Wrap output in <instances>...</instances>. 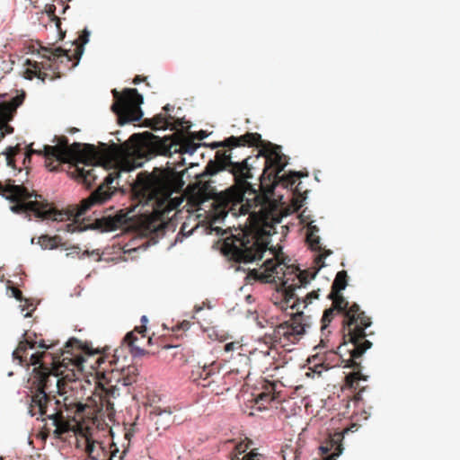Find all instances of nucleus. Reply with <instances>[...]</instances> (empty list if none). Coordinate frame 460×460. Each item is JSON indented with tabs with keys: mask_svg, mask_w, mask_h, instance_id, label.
Here are the masks:
<instances>
[{
	"mask_svg": "<svg viewBox=\"0 0 460 460\" xmlns=\"http://www.w3.org/2000/svg\"><path fill=\"white\" fill-rule=\"evenodd\" d=\"M137 340V337L134 334L133 332H128L124 338V341L128 344L129 348L132 345H135V341Z\"/></svg>",
	"mask_w": 460,
	"mask_h": 460,
	"instance_id": "obj_29",
	"label": "nucleus"
},
{
	"mask_svg": "<svg viewBox=\"0 0 460 460\" xmlns=\"http://www.w3.org/2000/svg\"><path fill=\"white\" fill-rule=\"evenodd\" d=\"M248 414H249L250 416H253V415L255 414V412H254L253 411H249V412H248Z\"/></svg>",
	"mask_w": 460,
	"mask_h": 460,
	"instance_id": "obj_50",
	"label": "nucleus"
},
{
	"mask_svg": "<svg viewBox=\"0 0 460 460\" xmlns=\"http://www.w3.org/2000/svg\"><path fill=\"white\" fill-rule=\"evenodd\" d=\"M138 376L137 367L135 366H129L126 369H123L122 376L119 379L123 386H130L137 383Z\"/></svg>",
	"mask_w": 460,
	"mask_h": 460,
	"instance_id": "obj_20",
	"label": "nucleus"
},
{
	"mask_svg": "<svg viewBox=\"0 0 460 460\" xmlns=\"http://www.w3.org/2000/svg\"><path fill=\"white\" fill-rule=\"evenodd\" d=\"M30 316H31V313H26V314H24V317H30Z\"/></svg>",
	"mask_w": 460,
	"mask_h": 460,
	"instance_id": "obj_52",
	"label": "nucleus"
},
{
	"mask_svg": "<svg viewBox=\"0 0 460 460\" xmlns=\"http://www.w3.org/2000/svg\"><path fill=\"white\" fill-rule=\"evenodd\" d=\"M31 244L35 243V238H34V237H32V238H31Z\"/></svg>",
	"mask_w": 460,
	"mask_h": 460,
	"instance_id": "obj_51",
	"label": "nucleus"
},
{
	"mask_svg": "<svg viewBox=\"0 0 460 460\" xmlns=\"http://www.w3.org/2000/svg\"><path fill=\"white\" fill-rule=\"evenodd\" d=\"M318 292H319V289L318 290H313V291L309 292L302 299V303L304 304V308L306 307L309 304H311L314 299H317L318 298V296H319Z\"/></svg>",
	"mask_w": 460,
	"mask_h": 460,
	"instance_id": "obj_27",
	"label": "nucleus"
},
{
	"mask_svg": "<svg viewBox=\"0 0 460 460\" xmlns=\"http://www.w3.org/2000/svg\"><path fill=\"white\" fill-rule=\"evenodd\" d=\"M5 96H6V94H0V102H11V103H13V102H15L17 97H21L20 95H16L15 97H13V98H12V99L7 101V100H5Z\"/></svg>",
	"mask_w": 460,
	"mask_h": 460,
	"instance_id": "obj_39",
	"label": "nucleus"
},
{
	"mask_svg": "<svg viewBox=\"0 0 460 460\" xmlns=\"http://www.w3.org/2000/svg\"><path fill=\"white\" fill-rule=\"evenodd\" d=\"M140 80L141 79H140V77L138 75L136 76L135 79H134V84H138L140 82Z\"/></svg>",
	"mask_w": 460,
	"mask_h": 460,
	"instance_id": "obj_47",
	"label": "nucleus"
},
{
	"mask_svg": "<svg viewBox=\"0 0 460 460\" xmlns=\"http://www.w3.org/2000/svg\"><path fill=\"white\" fill-rule=\"evenodd\" d=\"M77 63H78V61H77V62H75V63H74V64L72 65V66H75L77 65Z\"/></svg>",
	"mask_w": 460,
	"mask_h": 460,
	"instance_id": "obj_57",
	"label": "nucleus"
},
{
	"mask_svg": "<svg viewBox=\"0 0 460 460\" xmlns=\"http://www.w3.org/2000/svg\"><path fill=\"white\" fill-rule=\"evenodd\" d=\"M226 448L230 451L231 460H259V453L256 448L252 449L249 453L240 457L248 448V443L243 441L235 442L230 440L226 444Z\"/></svg>",
	"mask_w": 460,
	"mask_h": 460,
	"instance_id": "obj_13",
	"label": "nucleus"
},
{
	"mask_svg": "<svg viewBox=\"0 0 460 460\" xmlns=\"http://www.w3.org/2000/svg\"><path fill=\"white\" fill-rule=\"evenodd\" d=\"M177 145L171 143L169 138L153 137L152 140L137 147L135 151L137 158L126 160L108 172L102 184L87 198L82 200L81 204L73 210H58L53 208L47 200L41 199V195L31 191L23 185L14 184L8 181L4 186L0 182V195L13 203L10 207L12 212L23 215L31 220V214L40 220L50 221L57 232L81 233L90 228L79 221V218L93 206L106 203L115 193V188L111 186L121 172H129L143 166L144 162L140 159L150 160L156 155H171L177 153Z\"/></svg>",
	"mask_w": 460,
	"mask_h": 460,
	"instance_id": "obj_2",
	"label": "nucleus"
},
{
	"mask_svg": "<svg viewBox=\"0 0 460 460\" xmlns=\"http://www.w3.org/2000/svg\"><path fill=\"white\" fill-rule=\"evenodd\" d=\"M278 369H279V367H278V366H276V367H274V370H278Z\"/></svg>",
	"mask_w": 460,
	"mask_h": 460,
	"instance_id": "obj_59",
	"label": "nucleus"
},
{
	"mask_svg": "<svg viewBox=\"0 0 460 460\" xmlns=\"http://www.w3.org/2000/svg\"><path fill=\"white\" fill-rule=\"evenodd\" d=\"M215 160H210L200 174L201 177L216 175L217 172L228 170L235 180L241 191V202L232 203L230 199H217L213 214L215 222H221L229 214L248 217L244 219L236 233L232 234L231 243H226L229 253L235 261L250 263L259 259V212L255 208L259 206V177L257 172V159L259 153L254 156H248L241 162H233L231 154L217 151Z\"/></svg>",
	"mask_w": 460,
	"mask_h": 460,
	"instance_id": "obj_3",
	"label": "nucleus"
},
{
	"mask_svg": "<svg viewBox=\"0 0 460 460\" xmlns=\"http://www.w3.org/2000/svg\"><path fill=\"white\" fill-rule=\"evenodd\" d=\"M2 155L4 156V160L6 162L7 166L12 168L13 170H17L18 167L16 165V158L19 156V158L22 159V164H25L27 159L30 160L29 154H24L22 152V149L19 146H9L6 147V149L2 153Z\"/></svg>",
	"mask_w": 460,
	"mask_h": 460,
	"instance_id": "obj_15",
	"label": "nucleus"
},
{
	"mask_svg": "<svg viewBox=\"0 0 460 460\" xmlns=\"http://www.w3.org/2000/svg\"><path fill=\"white\" fill-rule=\"evenodd\" d=\"M174 109V106H172L170 104H166L164 107V110L166 111V112H169V111H173Z\"/></svg>",
	"mask_w": 460,
	"mask_h": 460,
	"instance_id": "obj_44",
	"label": "nucleus"
},
{
	"mask_svg": "<svg viewBox=\"0 0 460 460\" xmlns=\"http://www.w3.org/2000/svg\"><path fill=\"white\" fill-rule=\"evenodd\" d=\"M350 343L349 337L343 336V343L339 347V355L344 363V367L353 368L355 371L347 375L345 377V385L347 388L357 391L358 393L354 395V399L358 401L361 400V393L365 390V386L360 385V381H367V376L361 373V357L367 349H364L362 352L356 355L351 350V346L346 347L347 343Z\"/></svg>",
	"mask_w": 460,
	"mask_h": 460,
	"instance_id": "obj_8",
	"label": "nucleus"
},
{
	"mask_svg": "<svg viewBox=\"0 0 460 460\" xmlns=\"http://www.w3.org/2000/svg\"><path fill=\"white\" fill-rule=\"evenodd\" d=\"M55 10H56L55 5H50L49 7V10L47 11V13H49V15H54Z\"/></svg>",
	"mask_w": 460,
	"mask_h": 460,
	"instance_id": "obj_42",
	"label": "nucleus"
},
{
	"mask_svg": "<svg viewBox=\"0 0 460 460\" xmlns=\"http://www.w3.org/2000/svg\"><path fill=\"white\" fill-rule=\"evenodd\" d=\"M199 146L196 144H190L186 149L184 150V153H187L189 155H193L196 150L198 149Z\"/></svg>",
	"mask_w": 460,
	"mask_h": 460,
	"instance_id": "obj_34",
	"label": "nucleus"
},
{
	"mask_svg": "<svg viewBox=\"0 0 460 460\" xmlns=\"http://www.w3.org/2000/svg\"><path fill=\"white\" fill-rule=\"evenodd\" d=\"M290 451H291L294 455H296V452H293V450H292V449H290ZM296 456H294V459H296Z\"/></svg>",
	"mask_w": 460,
	"mask_h": 460,
	"instance_id": "obj_55",
	"label": "nucleus"
},
{
	"mask_svg": "<svg viewBox=\"0 0 460 460\" xmlns=\"http://www.w3.org/2000/svg\"><path fill=\"white\" fill-rule=\"evenodd\" d=\"M254 404L256 405L259 402V396L253 398Z\"/></svg>",
	"mask_w": 460,
	"mask_h": 460,
	"instance_id": "obj_48",
	"label": "nucleus"
},
{
	"mask_svg": "<svg viewBox=\"0 0 460 460\" xmlns=\"http://www.w3.org/2000/svg\"><path fill=\"white\" fill-rule=\"evenodd\" d=\"M0 460H4V457H3V456H0Z\"/></svg>",
	"mask_w": 460,
	"mask_h": 460,
	"instance_id": "obj_60",
	"label": "nucleus"
},
{
	"mask_svg": "<svg viewBox=\"0 0 460 460\" xmlns=\"http://www.w3.org/2000/svg\"><path fill=\"white\" fill-rule=\"evenodd\" d=\"M247 279H252L254 281L259 280V271L253 269L247 276Z\"/></svg>",
	"mask_w": 460,
	"mask_h": 460,
	"instance_id": "obj_36",
	"label": "nucleus"
},
{
	"mask_svg": "<svg viewBox=\"0 0 460 460\" xmlns=\"http://www.w3.org/2000/svg\"><path fill=\"white\" fill-rule=\"evenodd\" d=\"M268 355H269V351L267 350V351L265 352V357H267Z\"/></svg>",
	"mask_w": 460,
	"mask_h": 460,
	"instance_id": "obj_58",
	"label": "nucleus"
},
{
	"mask_svg": "<svg viewBox=\"0 0 460 460\" xmlns=\"http://www.w3.org/2000/svg\"><path fill=\"white\" fill-rule=\"evenodd\" d=\"M84 34H85V37H84V43H87L89 41V35H90V31L85 29L84 31Z\"/></svg>",
	"mask_w": 460,
	"mask_h": 460,
	"instance_id": "obj_43",
	"label": "nucleus"
},
{
	"mask_svg": "<svg viewBox=\"0 0 460 460\" xmlns=\"http://www.w3.org/2000/svg\"><path fill=\"white\" fill-rule=\"evenodd\" d=\"M244 300L248 305H251L255 302L256 298L252 295L248 294L245 296Z\"/></svg>",
	"mask_w": 460,
	"mask_h": 460,
	"instance_id": "obj_40",
	"label": "nucleus"
},
{
	"mask_svg": "<svg viewBox=\"0 0 460 460\" xmlns=\"http://www.w3.org/2000/svg\"><path fill=\"white\" fill-rule=\"evenodd\" d=\"M252 410L255 409L256 411L259 410V407L251 406Z\"/></svg>",
	"mask_w": 460,
	"mask_h": 460,
	"instance_id": "obj_54",
	"label": "nucleus"
},
{
	"mask_svg": "<svg viewBox=\"0 0 460 460\" xmlns=\"http://www.w3.org/2000/svg\"><path fill=\"white\" fill-rule=\"evenodd\" d=\"M75 131H77V128H72V129H71V133H74V132H75Z\"/></svg>",
	"mask_w": 460,
	"mask_h": 460,
	"instance_id": "obj_53",
	"label": "nucleus"
},
{
	"mask_svg": "<svg viewBox=\"0 0 460 460\" xmlns=\"http://www.w3.org/2000/svg\"><path fill=\"white\" fill-rule=\"evenodd\" d=\"M49 54L46 57L50 61L60 62V63L72 61L70 54L67 51L63 50L60 48H56L54 49L49 50Z\"/></svg>",
	"mask_w": 460,
	"mask_h": 460,
	"instance_id": "obj_22",
	"label": "nucleus"
},
{
	"mask_svg": "<svg viewBox=\"0 0 460 460\" xmlns=\"http://www.w3.org/2000/svg\"><path fill=\"white\" fill-rule=\"evenodd\" d=\"M52 142L53 146L44 145L42 149H31L29 153L43 155L46 167L51 172L58 171L60 164H70L74 168L70 172L71 176L88 188L97 179L96 168L108 171L113 167V162L109 161L93 145L78 142L69 145L64 136H55Z\"/></svg>",
	"mask_w": 460,
	"mask_h": 460,
	"instance_id": "obj_4",
	"label": "nucleus"
},
{
	"mask_svg": "<svg viewBox=\"0 0 460 460\" xmlns=\"http://www.w3.org/2000/svg\"><path fill=\"white\" fill-rule=\"evenodd\" d=\"M205 367L207 368V370L208 372H211V376L217 374L218 370H219L217 364L216 362H213L212 364H209V365H205Z\"/></svg>",
	"mask_w": 460,
	"mask_h": 460,
	"instance_id": "obj_32",
	"label": "nucleus"
},
{
	"mask_svg": "<svg viewBox=\"0 0 460 460\" xmlns=\"http://www.w3.org/2000/svg\"><path fill=\"white\" fill-rule=\"evenodd\" d=\"M261 411L268 409L265 403L274 404L277 409L279 401L276 394V383L268 379L261 380Z\"/></svg>",
	"mask_w": 460,
	"mask_h": 460,
	"instance_id": "obj_12",
	"label": "nucleus"
},
{
	"mask_svg": "<svg viewBox=\"0 0 460 460\" xmlns=\"http://www.w3.org/2000/svg\"><path fill=\"white\" fill-rule=\"evenodd\" d=\"M154 415L155 420L156 429H167L171 424L173 422V418L172 416V411L167 409H161L159 407L155 408L151 413Z\"/></svg>",
	"mask_w": 460,
	"mask_h": 460,
	"instance_id": "obj_16",
	"label": "nucleus"
},
{
	"mask_svg": "<svg viewBox=\"0 0 460 460\" xmlns=\"http://www.w3.org/2000/svg\"><path fill=\"white\" fill-rule=\"evenodd\" d=\"M37 345L41 349H52L55 346L53 344L47 345L43 340H41L38 344V342L33 340L27 332H25L22 334V340L19 342L17 349L12 353L13 360H17L20 365H23V362L26 361L23 354H25L29 349H35Z\"/></svg>",
	"mask_w": 460,
	"mask_h": 460,
	"instance_id": "obj_10",
	"label": "nucleus"
},
{
	"mask_svg": "<svg viewBox=\"0 0 460 460\" xmlns=\"http://www.w3.org/2000/svg\"><path fill=\"white\" fill-rule=\"evenodd\" d=\"M147 322V317L146 315H143L141 317V323H146Z\"/></svg>",
	"mask_w": 460,
	"mask_h": 460,
	"instance_id": "obj_46",
	"label": "nucleus"
},
{
	"mask_svg": "<svg viewBox=\"0 0 460 460\" xmlns=\"http://www.w3.org/2000/svg\"><path fill=\"white\" fill-rule=\"evenodd\" d=\"M112 93L115 102L111 105V111L117 115L119 124L123 125L141 119L143 111L140 105L143 103L144 98L137 89H126L123 94L114 89Z\"/></svg>",
	"mask_w": 460,
	"mask_h": 460,
	"instance_id": "obj_7",
	"label": "nucleus"
},
{
	"mask_svg": "<svg viewBox=\"0 0 460 460\" xmlns=\"http://www.w3.org/2000/svg\"><path fill=\"white\" fill-rule=\"evenodd\" d=\"M180 204H181V201H178V202L175 204L174 208H176V207H177V206H179Z\"/></svg>",
	"mask_w": 460,
	"mask_h": 460,
	"instance_id": "obj_56",
	"label": "nucleus"
},
{
	"mask_svg": "<svg viewBox=\"0 0 460 460\" xmlns=\"http://www.w3.org/2000/svg\"><path fill=\"white\" fill-rule=\"evenodd\" d=\"M62 238L58 235L55 236H49L47 234H43L39 237V240L37 242L38 244L41 247V249H56L58 244L61 243Z\"/></svg>",
	"mask_w": 460,
	"mask_h": 460,
	"instance_id": "obj_21",
	"label": "nucleus"
},
{
	"mask_svg": "<svg viewBox=\"0 0 460 460\" xmlns=\"http://www.w3.org/2000/svg\"><path fill=\"white\" fill-rule=\"evenodd\" d=\"M130 353L133 357H141L146 354V350L137 345H132L129 348Z\"/></svg>",
	"mask_w": 460,
	"mask_h": 460,
	"instance_id": "obj_28",
	"label": "nucleus"
},
{
	"mask_svg": "<svg viewBox=\"0 0 460 460\" xmlns=\"http://www.w3.org/2000/svg\"><path fill=\"white\" fill-rule=\"evenodd\" d=\"M85 452L92 460H112L116 456L118 449L112 454H109L102 443L93 440L91 437H85Z\"/></svg>",
	"mask_w": 460,
	"mask_h": 460,
	"instance_id": "obj_11",
	"label": "nucleus"
},
{
	"mask_svg": "<svg viewBox=\"0 0 460 460\" xmlns=\"http://www.w3.org/2000/svg\"><path fill=\"white\" fill-rule=\"evenodd\" d=\"M347 272L341 270L337 273L332 284V291L328 295V298L332 299L334 307L339 313L343 314V334L349 337L350 343H347L346 347L351 346V350L356 355L362 352L364 349H370L372 342L366 339V329L371 325V319L366 315L360 306L352 303L349 304L341 295V291L347 287Z\"/></svg>",
	"mask_w": 460,
	"mask_h": 460,
	"instance_id": "obj_5",
	"label": "nucleus"
},
{
	"mask_svg": "<svg viewBox=\"0 0 460 460\" xmlns=\"http://www.w3.org/2000/svg\"><path fill=\"white\" fill-rule=\"evenodd\" d=\"M348 431H349V429H344L341 432L333 433L332 435L330 436V439H329L330 447H328V446H326V447L322 446L320 447V449L323 451V454H326L331 449H334L335 451H338L339 448H343L341 442L343 440L344 434L347 433Z\"/></svg>",
	"mask_w": 460,
	"mask_h": 460,
	"instance_id": "obj_18",
	"label": "nucleus"
},
{
	"mask_svg": "<svg viewBox=\"0 0 460 460\" xmlns=\"http://www.w3.org/2000/svg\"><path fill=\"white\" fill-rule=\"evenodd\" d=\"M342 450H343V448H339L338 451L334 450V452L332 454L327 456L324 458V460H336V457L339 456L341 454Z\"/></svg>",
	"mask_w": 460,
	"mask_h": 460,
	"instance_id": "obj_35",
	"label": "nucleus"
},
{
	"mask_svg": "<svg viewBox=\"0 0 460 460\" xmlns=\"http://www.w3.org/2000/svg\"><path fill=\"white\" fill-rule=\"evenodd\" d=\"M211 377V372H208L205 366L202 367L200 371L199 372V377L197 379H199V385H202L204 387L208 386L210 382H206L208 379Z\"/></svg>",
	"mask_w": 460,
	"mask_h": 460,
	"instance_id": "obj_25",
	"label": "nucleus"
},
{
	"mask_svg": "<svg viewBox=\"0 0 460 460\" xmlns=\"http://www.w3.org/2000/svg\"><path fill=\"white\" fill-rule=\"evenodd\" d=\"M261 157L265 158V164L261 173V282L275 283L280 288L283 303L291 309L296 310L289 321L284 322L278 326H305L303 323L304 314L299 311L300 298L296 296V288L305 287L314 277L321 268L324 266L323 260L332 253L330 250H324L319 254L314 262L317 268L300 270L299 273H287L284 269L287 267L283 261L282 247L279 244L273 245L270 239V230L276 234L272 226H267L268 216L279 211L283 204V195L276 190L277 187L282 189L293 188L296 180L306 176L301 172H289L288 174L279 176V173L288 164V157L282 153V147L261 138Z\"/></svg>",
	"mask_w": 460,
	"mask_h": 460,
	"instance_id": "obj_1",
	"label": "nucleus"
},
{
	"mask_svg": "<svg viewBox=\"0 0 460 460\" xmlns=\"http://www.w3.org/2000/svg\"><path fill=\"white\" fill-rule=\"evenodd\" d=\"M72 252H69L66 254V257H74L75 254H79L80 248L78 246H73Z\"/></svg>",
	"mask_w": 460,
	"mask_h": 460,
	"instance_id": "obj_38",
	"label": "nucleus"
},
{
	"mask_svg": "<svg viewBox=\"0 0 460 460\" xmlns=\"http://www.w3.org/2000/svg\"><path fill=\"white\" fill-rule=\"evenodd\" d=\"M12 296L15 297L17 300L22 301V293L21 290H19L16 288H11Z\"/></svg>",
	"mask_w": 460,
	"mask_h": 460,
	"instance_id": "obj_33",
	"label": "nucleus"
},
{
	"mask_svg": "<svg viewBox=\"0 0 460 460\" xmlns=\"http://www.w3.org/2000/svg\"><path fill=\"white\" fill-rule=\"evenodd\" d=\"M337 311V308L334 307V305L332 304V307L326 309L323 312V317H322V326L321 330L323 332L324 330L328 327L330 323L332 321L334 317V312Z\"/></svg>",
	"mask_w": 460,
	"mask_h": 460,
	"instance_id": "obj_24",
	"label": "nucleus"
},
{
	"mask_svg": "<svg viewBox=\"0 0 460 460\" xmlns=\"http://www.w3.org/2000/svg\"><path fill=\"white\" fill-rule=\"evenodd\" d=\"M22 102L23 97H17L13 103L0 102V140L13 133V128L8 122L13 119L17 108L22 105Z\"/></svg>",
	"mask_w": 460,
	"mask_h": 460,
	"instance_id": "obj_9",
	"label": "nucleus"
},
{
	"mask_svg": "<svg viewBox=\"0 0 460 460\" xmlns=\"http://www.w3.org/2000/svg\"><path fill=\"white\" fill-rule=\"evenodd\" d=\"M92 255H96V256H97L96 261H98L102 260L101 255H100V253H99V250H93V251H91V252H90V251H88V250H86V251H84V252L79 256V258H80V259H82V258H84V257H85V256H92Z\"/></svg>",
	"mask_w": 460,
	"mask_h": 460,
	"instance_id": "obj_30",
	"label": "nucleus"
},
{
	"mask_svg": "<svg viewBox=\"0 0 460 460\" xmlns=\"http://www.w3.org/2000/svg\"><path fill=\"white\" fill-rule=\"evenodd\" d=\"M52 382H55L57 392H60V379L56 376H41L38 388L32 395V407L38 409V412L40 416H46L47 419L52 420L53 426L61 428L63 421V415L58 411L57 405L59 404V401L51 397L49 394L54 392L50 389Z\"/></svg>",
	"mask_w": 460,
	"mask_h": 460,
	"instance_id": "obj_6",
	"label": "nucleus"
},
{
	"mask_svg": "<svg viewBox=\"0 0 460 460\" xmlns=\"http://www.w3.org/2000/svg\"><path fill=\"white\" fill-rule=\"evenodd\" d=\"M74 347H77V348H81V341L79 340H77L76 338H70L67 341H66V348H74Z\"/></svg>",
	"mask_w": 460,
	"mask_h": 460,
	"instance_id": "obj_31",
	"label": "nucleus"
},
{
	"mask_svg": "<svg viewBox=\"0 0 460 460\" xmlns=\"http://www.w3.org/2000/svg\"><path fill=\"white\" fill-rule=\"evenodd\" d=\"M25 65L29 67V69L27 70V73L30 74L31 77H33V76L40 77V75L39 74V72L42 68H46V66L43 63L31 60V59H26Z\"/></svg>",
	"mask_w": 460,
	"mask_h": 460,
	"instance_id": "obj_23",
	"label": "nucleus"
},
{
	"mask_svg": "<svg viewBox=\"0 0 460 460\" xmlns=\"http://www.w3.org/2000/svg\"><path fill=\"white\" fill-rule=\"evenodd\" d=\"M319 228L316 226L310 225L307 229L306 242L314 251L321 252L323 250L320 243V236L317 234Z\"/></svg>",
	"mask_w": 460,
	"mask_h": 460,
	"instance_id": "obj_19",
	"label": "nucleus"
},
{
	"mask_svg": "<svg viewBox=\"0 0 460 460\" xmlns=\"http://www.w3.org/2000/svg\"><path fill=\"white\" fill-rule=\"evenodd\" d=\"M215 146H223L228 147H237V146H259V135L253 133H248L244 136L241 137H231L225 139L221 143H215Z\"/></svg>",
	"mask_w": 460,
	"mask_h": 460,
	"instance_id": "obj_14",
	"label": "nucleus"
},
{
	"mask_svg": "<svg viewBox=\"0 0 460 460\" xmlns=\"http://www.w3.org/2000/svg\"><path fill=\"white\" fill-rule=\"evenodd\" d=\"M173 118L171 115L157 114L151 119L152 125L150 127L154 130L159 129H174L177 126L172 125Z\"/></svg>",
	"mask_w": 460,
	"mask_h": 460,
	"instance_id": "obj_17",
	"label": "nucleus"
},
{
	"mask_svg": "<svg viewBox=\"0 0 460 460\" xmlns=\"http://www.w3.org/2000/svg\"><path fill=\"white\" fill-rule=\"evenodd\" d=\"M45 356H51V354H47L45 352H36L31 354L30 357L31 365L36 366L40 364L43 357Z\"/></svg>",
	"mask_w": 460,
	"mask_h": 460,
	"instance_id": "obj_26",
	"label": "nucleus"
},
{
	"mask_svg": "<svg viewBox=\"0 0 460 460\" xmlns=\"http://www.w3.org/2000/svg\"><path fill=\"white\" fill-rule=\"evenodd\" d=\"M247 314L248 315H254L253 319L256 321L257 324H259V314H257V309H247Z\"/></svg>",
	"mask_w": 460,
	"mask_h": 460,
	"instance_id": "obj_37",
	"label": "nucleus"
},
{
	"mask_svg": "<svg viewBox=\"0 0 460 460\" xmlns=\"http://www.w3.org/2000/svg\"><path fill=\"white\" fill-rule=\"evenodd\" d=\"M207 137V134L205 133V131L201 130L199 132V139H203Z\"/></svg>",
	"mask_w": 460,
	"mask_h": 460,
	"instance_id": "obj_45",
	"label": "nucleus"
},
{
	"mask_svg": "<svg viewBox=\"0 0 460 460\" xmlns=\"http://www.w3.org/2000/svg\"><path fill=\"white\" fill-rule=\"evenodd\" d=\"M236 344L234 342H229L225 345L226 351H232L235 349Z\"/></svg>",
	"mask_w": 460,
	"mask_h": 460,
	"instance_id": "obj_41",
	"label": "nucleus"
},
{
	"mask_svg": "<svg viewBox=\"0 0 460 460\" xmlns=\"http://www.w3.org/2000/svg\"><path fill=\"white\" fill-rule=\"evenodd\" d=\"M282 452H283V460H288L287 452L286 451H282Z\"/></svg>",
	"mask_w": 460,
	"mask_h": 460,
	"instance_id": "obj_49",
	"label": "nucleus"
}]
</instances>
